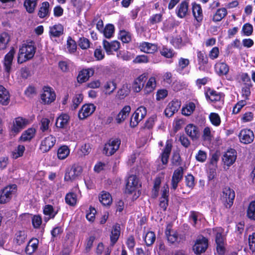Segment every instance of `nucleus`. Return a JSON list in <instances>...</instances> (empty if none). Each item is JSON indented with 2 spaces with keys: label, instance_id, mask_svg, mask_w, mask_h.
Segmentation results:
<instances>
[{
  "label": "nucleus",
  "instance_id": "1",
  "mask_svg": "<svg viewBox=\"0 0 255 255\" xmlns=\"http://www.w3.org/2000/svg\"><path fill=\"white\" fill-rule=\"evenodd\" d=\"M35 51L36 47L33 42L31 41L22 44L19 50L17 58L18 63H22L23 62L31 59L34 56Z\"/></svg>",
  "mask_w": 255,
  "mask_h": 255
},
{
  "label": "nucleus",
  "instance_id": "2",
  "mask_svg": "<svg viewBox=\"0 0 255 255\" xmlns=\"http://www.w3.org/2000/svg\"><path fill=\"white\" fill-rule=\"evenodd\" d=\"M172 225L168 224L166 226L165 234L168 242L174 244L175 243H179L185 240V237L183 235H179L176 231H174L172 229Z\"/></svg>",
  "mask_w": 255,
  "mask_h": 255
},
{
  "label": "nucleus",
  "instance_id": "3",
  "mask_svg": "<svg viewBox=\"0 0 255 255\" xmlns=\"http://www.w3.org/2000/svg\"><path fill=\"white\" fill-rule=\"evenodd\" d=\"M82 168L81 166L74 164L70 168L66 170L64 176V180L66 181H73L78 177L82 172Z\"/></svg>",
  "mask_w": 255,
  "mask_h": 255
},
{
  "label": "nucleus",
  "instance_id": "4",
  "mask_svg": "<svg viewBox=\"0 0 255 255\" xmlns=\"http://www.w3.org/2000/svg\"><path fill=\"white\" fill-rule=\"evenodd\" d=\"M146 109L143 106H140L137 108L130 118V126L136 127L138 123L141 121L146 115Z\"/></svg>",
  "mask_w": 255,
  "mask_h": 255
},
{
  "label": "nucleus",
  "instance_id": "5",
  "mask_svg": "<svg viewBox=\"0 0 255 255\" xmlns=\"http://www.w3.org/2000/svg\"><path fill=\"white\" fill-rule=\"evenodd\" d=\"M121 140L119 139H110L105 145L103 153L107 156L112 155L119 148Z\"/></svg>",
  "mask_w": 255,
  "mask_h": 255
},
{
  "label": "nucleus",
  "instance_id": "6",
  "mask_svg": "<svg viewBox=\"0 0 255 255\" xmlns=\"http://www.w3.org/2000/svg\"><path fill=\"white\" fill-rule=\"evenodd\" d=\"M208 247V240L203 237H199L193 247V250L194 253L197 255L204 253Z\"/></svg>",
  "mask_w": 255,
  "mask_h": 255
},
{
  "label": "nucleus",
  "instance_id": "7",
  "mask_svg": "<svg viewBox=\"0 0 255 255\" xmlns=\"http://www.w3.org/2000/svg\"><path fill=\"white\" fill-rule=\"evenodd\" d=\"M17 186L15 184H12L5 187L1 191L0 195V203L4 204L8 202L12 194L15 192Z\"/></svg>",
  "mask_w": 255,
  "mask_h": 255
},
{
  "label": "nucleus",
  "instance_id": "8",
  "mask_svg": "<svg viewBox=\"0 0 255 255\" xmlns=\"http://www.w3.org/2000/svg\"><path fill=\"white\" fill-rule=\"evenodd\" d=\"M235 193L233 189L230 188H225L223 189L222 194V200L226 208H230L233 204Z\"/></svg>",
  "mask_w": 255,
  "mask_h": 255
},
{
  "label": "nucleus",
  "instance_id": "9",
  "mask_svg": "<svg viewBox=\"0 0 255 255\" xmlns=\"http://www.w3.org/2000/svg\"><path fill=\"white\" fill-rule=\"evenodd\" d=\"M225 240L226 238L222 233L217 232L215 234V242L216 244V250L219 255H224L225 253Z\"/></svg>",
  "mask_w": 255,
  "mask_h": 255
},
{
  "label": "nucleus",
  "instance_id": "10",
  "mask_svg": "<svg viewBox=\"0 0 255 255\" xmlns=\"http://www.w3.org/2000/svg\"><path fill=\"white\" fill-rule=\"evenodd\" d=\"M183 168L181 166L174 170L171 179V188L172 189L175 190L177 189L178 183L183 179Z\"/></svg>",
  "mask_w": 255,
  "mask_h": 255
},
{
  "label": "nucleus",
  "instance_id": "11",
  "mask_svg": "<svg viewBox=\"0 0 255 255\" xmlns=\"http://www.w3.org/2000/svg\"><path fill=\"white\" fill-rule=\"evenodd\" d=\"M56 141V138L52 135L45 137L41 142L40 149L43 153L49 151L54 145Z\"/></svg>",
  "mask_w": 255,
  "mask_h": 255
},
{
  "label": "nucleus",
  "instance_id": "12",
  "mask_svg": "<svg viewBox=\"0 0 255 255\" xmlns=\"http://www.w3.org/2000/svg\"><path fill=\"white\" fill-rule=\"evenodd\" d=\"M96 107L93 104H86L82 106L78 113L80 120H84L92 115L95 111Z\"/></svg>",
  "mask_w": 255,
  "mask_h": 255
},
{
  "label": "nucleus",
  "instance_id": "13",
  "mask_svg": "<svg viewBox=\"0 0 255 255\" xmlns=\"http://www.w3.org/2000/svg\"><path fill=\"white\" fill-rule=\"evenodd\" d=\"M236 158V151L234 149L231 148L225 153L222 157V161L224 164L230 166L235 162Z\"/></svg>",
  "mask_w": 255,
  "mask_h": 255
},
{
  "label": "nucleus",
  "instance_id": "14",
  "mask_svg": "<svg viewBox=\"0 0 255 255\" xmlns=\"http://www.w3.org/2000/svg\"><path fill=\"white\" fill-rule=\"evenodd\" d=\"M56 98V94L51 90V88L45 87L44 92L41 95V99L44 104H49L53 102Z\"/></svg>",
  "mask_w": 255,
  "mask_h": 255
},
{
  "label": "nucleus",
  "instance_id": "15",
  "mask_svg": "<svg viewBox=\"0 0 255 255\" xmlns=\"http://www.w3.org/2000/svg\"><path fill=\"white\" fill-rule=\"evenodd\" d=\"M239 137L241 142L245 144L251 143L255 137L253 131L249 129H242L239 133Z\"/></svg>",
  "mask_w": 255,
  "mask_h": 255
},
{
  "label": "nucleus",
  "instance_id": "16",
  "mask_svg": "<svg viewBox=\"0 0 255 255\" xmlns=\"http://www.w3.org/2000/svg\"><path fill=\"white\" fill-rule=\"evenodd\" d=\"M181 106L180 102L173 100L170 102L164 111L165 115L167 117H172L179 109Z\"/></svg>",
  "mask_w": 255,
  "mask_h": 255
},
{
  "label": "nucleus",
  "instance_id": "17",
  "mask_svg": "<svg viewBox=\"0 0 255 255\" xmlns=\"http://www.w3.org/2000/svg\"><path fill=\"white\" fill-rule=\"evenodd\" d=\"M15 51L13 48H12L8 53H7L4 58L3 66L5 71L9 75L14 57Z\"/></svg>",
  "mask_w": 255,
  "mask_h": 255
},
{
  "label": "nucleus",
  "instance_id": "18",
  "mask_svg": "<svg viewBox=\"0 0 255 255\" xmlns=\"http://www.w3.org/2000/svg\"><path fill=\"white\" fill-rule=\"evenodd\" d=\"M103 47L108 54H112L114 51H117L120 47V42L114 40L109 42L106 40L103 41Z\"/></svg>",
  "mask_w": 255,
  "mask_h": 255
},
{
  "label": "nucleus",
  "instance_id": "19",
  "mask_svg": "<svg viewBox=\"0 0 255 255\" xmlns=\"http://www.w3.org/2000/svg\"><path fill=\"white\" fill-rule=\"evenodd\" d=\"M95 70L93 68H90L81 70L77 78V81L79 83H83L86 82L89 78L94 74Z\"/></svg>",
  "mask_w": 255,
  "mask_h": 255
},
{
  "label": "nucleus",
  "instance_id": "20",
  "mask_svg": "<svg viewBox=\"0 0 255 255\" xmlns=\"http://www.w3.org/2000/svg\"><path fill=\"white\" fill-rule=\"evenodd\" d=\"M137 184L138 179L136 176L133 175L129 176L127 180L126 192L131 194L135 190Z\"/></svg>",
  "mask_w": 255,
  "mask_h": 255
},
{
  "label": "nucleus",
  "instance_id": "21",
  "mask_svg": "<svg viewBox=\"0 0 255 255\" xmlns=\"http://www.w3.org/2000/svg\"><path fill=\"white\" fill-rule=\"evenodd\" d=\"M70 121V116L65 113L61 114L56 119V126L60 128H67Z\"/></svg>",
  "mask_w": 255,
  "mask_h": 255
},
{
  "label": "nucleus",
  "instance_id": "22",
  "mask_svg": "<svg viewBox=\"0 0 255 255\" xmlns=\"http://www.w3.org/2000/svg\"><path fill=\"white\" fill-rule=\"evenodd\" d=\"M172 145L170 140H167L166 145L161 155V160L163 164L166 165L171 153Z\"/></svg>",
  "mask_w": 255,
  "mask_h": 255
},
{
  "label": "nucleus",
  "instance_id": "23",
  "mask_svg": "<svg viewBox=\"0 0 255 255\" xmlns=\"http://www.w3.org/2000/svg\"><path fill=\"white\" fill-rule=\"evenodd\" d=\"M131 110V108L129 106H125L117 115L115 120L118 124H121L124 122V121L128 116Z\"/></svg>",
  "mask_w": 255,
  "mask_h": 255
},
{
  "label": "nucleus",
  "instance_id": "24",
  "mask_svg": "<svg viewBox=\"0 0 255 255\" xmlns=\"http://www.w3.org/2000/svg\"><path fill=\"white\" fill-rule=\"evenodd\" d=\"M186 134L192 140H196L199 136L198 128L193 124H188L185 128Z\"/></svg>",
  "mask_w": 255,
  "mask_h": 255
},
{
  "label": "nucleus",
  "instance_id": "25",
  "mask_svg": "<svg viewBox=\"0 0 255 255\" xmlns=\"http://www.w3.org/2000/svg\"><path fill=\"white\" fill-rule=\"evenodd\" d=\"M28 124V121L21 117L15 119L12 128V130L15 133L19 132L20 130L25 127Z\"/></svg>",
  "mask_w": 255,
  "mask_h": 255
},
{
  "label": "nucleus",
  "instance_id": "26",
  "mask_svg": "<svg viewBox=\"0 0 255 255\" xmlns=\"http://www.w3.org/2000/svg\"><path fill=\"white\" fill-rule=\"evenodd\" d=\"M188 2L187 1H182L177 6L176 13L180 18H184L188 14Z\"/></svg>",
  "mask_w": 255,
  "mask_h": 255
},
{
  "label": "nucleus",
  "instance_id": "27",
  "mask_svg": "<svg viewBox=\"0 0 255 255\" xmlns=\"http://www.w3.org/2000/svg\"><path fill=\"white\" fill-rule=\"evenodd\" d=\"M146 80L145 74H143L137 78L134 81L133 88L136 92L141 91L144 86V84Z\"/></svg>",
  "mask_w": 255,
  "mask_h": 255
},
{
  "label": "nucleus",
  "instance_id": "28",
  "mask_svg": "<svg viewBox=\"0 0 255 255\" xmlns=\"http://www.w3.org/2000/svg\"><path fill=\"white\" fill-rule=\"evenodd\" d=\"M39 241L37 239H31L28 242L25 248V253L26 254L32 255L37 249Z\"/></svg>",
  "mask_w": 255,
  "mask_h": 255
},
{
  "label": "nucleus",
  "instance_id": "29",
  "mask_svg": "<svg viewBox=\"0 0 255 255\" xmlns=\"http://www.w3.org/2000/svg\"><path fill=\"white\" fill-rule=\"evenodd\" d=\"M192 5L193 14L197 21L200 22L203 19L202 9L199 4L194 2Z\"/></svg>",
  "mask_w": 255,
  "mask_h": 255
},
{
  "label": "nucleus",
  "instance_id": "30",
  "mask_svg": "<svg viewBox=\"0 0 255 255\" xmlns=\"http://www.w3.org/2000/svg\"><path fill=\"white\" fill-rule=\"evenodd\" d=\"M63 26L61 24H55L50 27L49 33L50 36L58 37L63 34Z\"/></svg>",
  "mask_w": 255,
  "mask_h": 255
},
{
  "label": "nucleus",
  "instance_id": "31",
  "mask_svg": "<svg viewBox=\"0 0 255 255\" xmlns=\"http://www.w3.org/2000/svg\"><path fill=\"white\" fill-rule=\"evenodd\" d=\"M9 102V95L8 92L2 86L0 85V103L3 105H7Z\"/></svg>",
  "mask_w": 255,
  "mask_h": 255
},
{
  "label": "nucleus",
  "instance_id": "32",
  "mask_svg": "<svg viewBox=\"0 0 255 255\" xmlns=\"http://www.w3.org/2000/svg\"><path fill=\"white\" fill-rule=\"evenodd\" d=\"M207 99H209L212 102L219 101L221 100V94L214 90L209 88L205 93Z\"/></svg>",
  "mask_w": 255,
  "mask_h": 255
},
{
  "label": "nucleus",
  "instance_id": "33",
  "mask_svg": "<svg viewBox=\"0 0 255 255\" xmlns=\"http://www.w3.org/2000/svg\"><path fill=\"white\" fill-rule=\"evenodd\" d=\"M37 14L40 18H44L49 15V3L48 1H44L42 3Z\"/></svg>",
  "mask_w": 255,
  "mask_h": 255
},
{
  "label": "nucleus",
  "instance_id": "34",
  "mask_svg": "<svg viewBox=\"0 0 255 255\" xmlns=\"http://www.w3.org/2000/svg\"><path fill=\"white\" fill-rule=\"evenodd\" d=\"M216 70L219 75H226L229 71L228 65L225 63H217L215 66Z\"/></svg>",
  "mask_w": 255,
  "mask_h": 255
},
{
  "label": "nucleus",
  "instance_id": "35",
  "mask_svg": "<svg viewBox=\"0 0 255 255\" xmlns=\"http://www.w3.org/2000/svg\"><path fill=\"white\" fill-rule=\"evenodd\" d=\"M99 200L103 205L106 206L112 203V198L109 193L103 191L99 196Z\"/></svg>",
  "mask_w": 255,
  "mask_h": 255
},
{
  "label": "nucleus",
  "instance_id": "36",
  "mask_svg": "<svg viewBox=\"0 0 255 255\" xmlns=\"http://www.w3.org/2000/svg\"><path fill=\"white\" fill-rule=\"evenodd\" d=\"M58 211H54L53 207L52 205H47L43 209V213L45 215L49 216L48 218H45L44 220L47 222L50 218H54L57 214Z\"/></svg>",
  "mask_w": 255,
  "mask_h": 255
},
{
  "label": "nucleus",
  "instance_id": "37",
  "mask_svg": "<svg viewBox=\"0 0 255 255\" xmlns=\"http://www.w3.org/2000/svg\"><path fill=\"white\" fill-rule=\"evenodd\" d=\"M247 216L251 220L255 221V200L249 203L247 210Z\"/></svg>",
  "mask_w": 255,
  "mask_h": 255
},
{
  "label": "nucleus",
  "instance_id": "38",
  "mask_svg": "<svg viewBox=\"0 0 255 255\" xmlns=\"http://www.w3.org/2000/svg\"><path fill=\"white\" fill-rule=\"evenodd\" d=\"M120 235V227L119 226H115L113 230L111 232L110 239L111 245L114 246L117 242Z\"/></svg>",
  "mask_w": 255,
  "mask_h": 255
},
{
  "label": "nucleus",
  "instance_id": "39",
  "mask_svg": "<svg viewBox=\"0 0 255 255\" xmlns=\"http://www.w3.org/2000/svg\"><path fill=\"white\" fill-rule=\"evenodd\" d=\"M227 14V11L225 8L218 9L213 17V20L215 22L220 21Z\"/></svg>",
  "mask_w": 255,
  "mask_h": 255
},
{
  "label": "nucleus",
  "instance_id": "40",
  "mask_svg": "<svg viewBox=\"0 0 255 255\" xmlns=\"http://www.w3.org/2000/svg\"><path fill=\"white\" fill-rule=\"evenodd\" d=\"M38 0H25L24 3L26 11L29 13H32L34 12L35 7L37 5V1Z\"/></svg>",
  "mask_w": 255,
  "mask_h": 255
},
{
  "label": "nucleus",
  "instance_id": "41",
  "mask_svg": "<svg viewBox=\"0 0 255 255\" xmlns=\"http://www.w3.org/2000/svg\"><path fill=\"white\" fill-rule=\"evenodd\" d=\"M70 150L66 145H63L59 148L57 151V156L60 159H64L69 154Z\"/></svg>",
  "mask_w": 255,
  "mask_h": 255
},
{
  "label": "nucleus",
  "instance_id": "42",
  "mask_svg": "<svg viewBox=\"0 0 255 255\" xmlns=\"http://www.w3.org/2000/svg\"><path fill=\"white\" fill-rule=\"evenodd\" d=\"M10 41V36L6 33L3 32L0 35V50L6 48L7 44Z\"/></svg>",
  "mask_w": 255,
  "mask_h": 255
},
{
  "label": "nucleus",
  "instance_id": "43",
  "mask_svg": "<svg viewBox=\"0 0 255 255\" xmlns=\"http://www.w3.org/2000/svg\"><path fill=\"white\" fill-rule=\"evenodd\" d=\"M195 105L193 102H190L182 109V114L186 116H190L195 109Z\"/></svg>",
  "mask_w": 255,
  "mask_h": 255
},
{
  "label": "nucleus",
  "instance_id": "44",
  "mask_svg": "<svg viewBox=\"0 0 255 255\" xmlns=\"http://www.w3.org/2000/svg\"><path fill=\"white\" fill-rule=\"evenodd\" d=\"M26 239V235L24 231H19L15 234L14 239L15 243L20 246L23 244Z\"/></svg>",
  "mask_w": 255,
  "mask_h": 255
},
{
  "label": "nucleus",
  "instance_id": "45",
  "mask_svg": "<svg viewBox=\"0 0 255 255\" xmlns=\"http://www.w3.org/2000/svg\"><path fill=\"white\" fill-rule=\"evenodd\" d=\"M156 236L153 232H147L144 238V242L147 246H151L155 242Z\"/></svg>",
  "mask_w": 255,
  "mask_h": 255
},
{
  "label": "nucleus",
  "instance_id": "46",
  "mask_svg": "<svg viewBox=\"0 0 255 255\" xmlns=\"http://www.w3.org/2000/svg\"><path fill=\"white\" fill-rule=\"evenodd\" d=\"M35 131L34 128H28L22 134L20 139L24 141L30 140L33 137Z\"/></svg>",
  "mask_w": 255,
  "mask_h": 255
},
{
  "label": "nucleus",
  "instance_id": "47",
  "mask_svg": "<svg viewBox=\"0 0 255 255\" xmlns=\"http://www.w3.org/2000/svg\"><path fill=\"white\" fill-rule=\"evenodd\" d=\"M142 48L144 52L148 53H153L157 50V47L155 44L148 42L142 43Z\"/></svg>",
  "mask_w": 255,
  "mask_h": 255
},
{
  "label": "nucleus",
  "instance_id": "48",
  "mask_svg": "<svg viewBox=\"0 0 255 255\" xmlns=\"http://www.w3.org/2000/svg\"><path fill=\"white\" fill-rule=\"evenodd\" d=\"M129 90L127 85H123L117 92V98L122 100L125 98L129 93Z\"/></svg>",
  "mask_w": 255,
  "mask_h": 255
},
{
  "label": "nucleus",
  "instance_id": "49",
  "mask_svg": "<svg viewBox=\"0 0 255 255\" xmlns=\"http://www.w3.org/2000/svg\"><path fill=\"white\" fill-rule=\"evenodd\" d=\"M66 203L70 206H74L77 201V195L76 194L70 192L67 193L65 196Z\"/></svg>",
  "mask_w": 255,
  "mask_h": 255
},
{
  "label": "nucleus",
  "instance_id": "50",
  "mask_svg": "<svg viewBox=\"0 0 255 255\" xmlns=\"http://www.w3.org/2000/svg\"><path fill=\"white\" fill-rule=\"evenodd\" d=\"M117 88V84L114 81H108L104 85L106 94L110 95L114 92Z\"/></svg>",
  "mask_w": 255,
  "mask_h": 255
},
{
  "label": "nucleus",
  "instance_id": "51",
  "mask_svg": "<svg viewBox=\"0 0 255 255\" xmlns=\"http://www.w3.org/2000/svg\"><path fill=\"white\" fill-rule=\"evenodd\" d=\"M67 48L70 53H74L77 49L76 43L70 36L68 37L67 40Z\"/></svg>",
  "mask_w": 255,
  "mask_h": 255
},
{
  "label": "nucleus",
  "instance_id": "52",
  "mask_svg": "<svg viewBox=\"0 0 255 255\" xmlns=\"http://www.w3.org/2000/svg\"><path fill=\"white\" fill-rule=\"evenodd\" d=\"M119 38L123 43H128L131 41V35L129 32L125 30H120Z\"/></svg>",
  "mask_w": 255,
  "mask_h": 255
},
{
  "label": "nucleus",
  "instance_id": "53",
  "mask_svg": "<svg viewBox=\"0 0 255 255\" xmlns=\"http://www.w3.org/2000/svg\"><path fill=\"white\" fill-rule=\"evenodd\" d=\"M83 99V95L81 94H77L73 99V104L71 106V110H75L82 102Z\"/></svg>",
  "mask_w": 255,
  "mask_h": 255
},
{
  "label": "nucleus",
  "instance_id": "54",
  "mask_svg": "<svg viewBox=\"0 0 255 255\" xmlns=\"http://www.w3.org/2000/svg\"><path fill=\"white\" fill-rule=\"evenodd\" d=\"M197 58L199 65H205L208 62V58L205 53L203 51L197 52Z\"/></svg>",
  "mask_w": 255,
  "mask_h": 255
},
{
  "label": "nucleus",
  "instance_id": "55",
  "mask_svg": "<svg viewBox=\"0 0 255 255\" xmlns=\"http://www.w3.org/2000/svg\"><path fill=\"white\" fill-rule=\"evenodd\" d=\"M171 163L173 165L178 166L182 164V159L179 152L176 151L173 153Z\"/></svg>",
  "mask_w": 255,
  "mask_h": 255
},
{
  "label": "nucleus",
  "instance_id": "56",
  "mask_svg": "<svg viewBox=\"0 0 255 255\" xmlns=\"http://www.w3.org/2000/svg\"><path fill=\"white\" fill-rule=\"evenodd\" d=\"M252 86L251 83H246L242 89V96L245 100L249 99V96L251 94L250 87Z\"/></svg>",
  "mask_w": 255,
  "mask_h": 255
},
{
  "label": "nucleus",
  "instance_id": "57",
  "mask_svg": "<svg viewBox=\"0 0 255 255\" xmlns=\"http://www.w3.org/2000/svg\"><path fill=\"white\" fill-rule=\"evenodd\" d=\"M115 30L114 25L109 24L106 25L104 30V36L107 38H110L112 37Z\"/></svg>",
  "mask_w": 255,
  "mask_h": 255
},
{
  "label": "nucleus",
  "instance_id": "58",
  "mask_svg": "<svg viewBox=\"0 0 255 255\" xmlns=\"http://www.w3.org/2000/svg\"><path fill=\"white\" fill-rule=\"evenodd\" d=\"M156 86L155 78L151 77L147 82L145 89L147 92H152Z\"/></svg>",
  "mask_w": 255,
  "mask_h": 255
},
{
  "label": "nucleus",
  "instance_id": "59",
  "mask_svg": "<svg viewBox=\"0 0 255 255\" xmlns=\"http://www.w3.org/2000/svg\"><path fill=\"white\" fill-rule=\"evenodd\" d=\"M25 150V147L23 145H19L17 148L12 152L13 158L16 159L22 156Z\"/></svg>",
  "mask_w": 255,
  "mask_h": 255
},
{
  "label": "nucleus",
  "instance_id": "60",
  "mask_svg": "<svg viewBox=\"0 0 255 255\" xmlns=\"http://www.w3.org/2000/svg\"><path fill=\"white\" fill-rule=\"evenodd\" d=\"M209 119L211 123L215 126H218L221 123V120L219 115L217 113H212L209 115Z\"/></svg>",
  "mask_w": 255,
  "mask_h": 255
},
{
  "label": "nucleus",
  "instance_id": "61",
  "mask_svg": "<svg viewBox=\"0 0 255 255\" xmlns=\"http://www.w3.org/2000/svg\"><path fill=\"white\" fill-rule=\"evenodd\" d=\"M160 53L162 56L168 58H172L175 54L173 50L165 47L162 48L160 51Z\"/></svg>",
  "mask_w": 255,
  "mask_h": 255
},
{
  "label": "nucleus",
  "instance_id": "62",
  "mask_svg": "<svg viewBox=\"0 0 255 255\" xmlns=\"http://www.w3.org/2000/svg\"><path fill=\"white\" fill-rule=\"evenodd\" d=\"M249 244L250 250L255 255V233L249 236Z\"/></svg>",
  "mask_w": 255,
  "mask_h": 255
},
{
  "label": "nucleus",
  "instance_id": "63",
  "mask_svg": "<svg viewBox=\"0 0 255 255\" xmlns=\"http://www.w3.org/2000/svg\"><path fill=\"white\" fill-rule=\"evenodd\" d=\"M217 166H210L208 171V178L209 180L214 179L216 176V169Z\"/></svg>",
  "mask_w": 255,
  "mask_h": 255
},
{
  "label": "nucleus",
  "instance_id": "64",
  "mask_svg": "<svg viewBox=\"0 0 255 255\" xmlns=\"http://www.w3.org/2000/svg\"><path fill=\"white\" fill-rule=\"evenodd\" d=\"M242 31L245 35L250 36L253 32V26L250 23H246L243 27Z\"/></svg>",
  "mask_w": 255,
  "mask_h": 255
}]
</instances>
